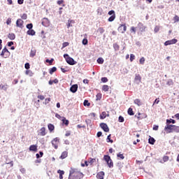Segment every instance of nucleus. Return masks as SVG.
I'll list each match as a JSON object with an SVG mask.
<instances>
[{
    "label": "nucleus",
    "mask_w": 179,
    "mask_h": 179,
    "mask_svg": "<svg viewBox=\"0 0 179 179\" xmlns=\"http://www.w3.org/2000/svg\"><path fill=\"white\" fill-rule=\"evenodd\" d=\"M159 30H160V27L159 26H156L155 27L154 31H155V33H157V32H159Z\"/></svg>",
    "instance_id": "864d4df0"
},
{
    "label": "nucleus",
    "mask_w": 179,
    "mask_h": 179,
    "mask_svg": "<svg viewBox=\"0 0 179 179\" xmlns=\"http://www.w3.org/2000/svg\"><path fill=\"white\" fill-rule=\"evenodd\" d=\"M166 85H168V86H173V85H174V83L173 82V80L169 79L168 80Z\"/></svg>",
    "instance_id": "72a5a7b5"
},
{
    "label": "nucleus",
    "mask_w": 179,
    "mask_h": 179,
    "mask_svg": "<svg viewBox=\"0 0 179 179\" xmlns=\"http://www.w3.org/2000/svg\"><path fill=\"white\" fill-rule=\"evenodd\" d=\"M25 69H30V64L26 63L24 65Z\"/></svg>",
    "instance_id": "13d9d810"
},
{
    "label": "nucleus",
    "mask_w": 179,
    "mask_h": 179,
    "mask_svg": "<svg viewBox=\"0 0 179 179\" xmlns=\"http://www.w3.org/2000/svg\"><path fill=\"white\" fill-rule=\"evenodd\" d=\"M48 128L49 131H50V132H52V131H54V129H55V127H54V124H49L48 125Z\"/></svg>",
    "instance_id": "5701e85b"
},
{
    "label": "nucleus",
    "mask_w": 179,
    "mask_h": 179,
    "mask_svg": "<svg viewBox=\"0 0 179 179\" xmlns=\"http://www.w3.org/2000/svg\"><path fill=\"white\" fill-rule=\"evenodd\" d=\"M83 173L76 169L71 168L69 173V179H82Z\"/></svg>",
    "instance_id": "f257e3e1"
},
{
    "label": "nucleus",
    "mask_w": 179,
    "mask_h": 179,
    "mask_svg": "<svg viewBox=\"0 0 179 179\" xmlns=\"http://www.w3.org/2000/svg\"><path fill=\"white\" fill-rule=\"evenodd\" d=\"M87 43H88V41H87V38H84V39L83 40V45H87Z\"/></svg>",
    "instance_id": "5fc2aeb1"
},
{
    "label": "nucleus",
    "mask_w": 179,
    "mask_h": 179,
    "mask_svg": "<svg viewBox=\"0 0 179 179\" xmlns=\"http://www.w3.org/2000/svg\"><path fill=\"white\" fill-rule=\"evenodd\" d=\"M58 174H59V178L62 179L64 177L62 176L63 174H64L65 172L64 171L58 170L57 171Z\"/></svg>",
    "instance_id": "c756f323"
},
{
    "label": "nucleus",
    "mask_w": 179,
    "mask_h": 179,
    "mask_svg": "<svg viewBox=\"0 0 179 179\" xmlns=\"http://www.w3.org/2000/svg\"><path fill=\"white\" fill-rule=\"evenodd\" d=\"M96 62L98 64H104V59L101 57L98 58Z\"/></svg>",
    "instance_id": "c9c22d12"
},
{
    "label": "nucleus",
    "mask_w": 179,
    "mask_h": 179,
    "mask_svg": "<svg viewBox=\"0 0 179 179\" xmlns=\"http://www.w3.org/2000/svg\"><path fill=\"white\" fill-rule=\"evenodd\" d=\"M83 104L85 106H87V107H89V106H90V103H89V101H87V100H85Z\"/></svg>",
    "instance_id": "8fccbe9b"
},
{
    "label": "nucleus",
    "mask_w": 179,
    "mask_h": 179,
    "mask_svg": "<svg viewBox=\"0 0 179 179\" xmlns=\"http://www.w3.org/2000/svg\"><path fill=\"white\" fill-rule=\"evenodd\" d=\"M56 71H57V67H52V69H50L49 73H50V75H52V73L54 72H56Z\"/></svg>",
    "instance_id": "473e14b6"
},
{
    "label": "nucleus",
    "mask_w": 179,
    "mask_h": 179,
    "mask_svg": "<svg viewBox=\"0 0 179 179\" xmlns=\"http://www.w3.org/2000/svg\"><path fill=\"white\" fill-rule=\"evenodd\" d=\"M63 48H65V47H68V45H69V43L68 42H64L63 43Z\"/></svg>",
    "instance_id": "052dcab7"
},
{
    "label": "nucleus",
    "mask_w": 179,
    "mask_h": 179,
    "mask_svg": "<svg viewBox=\"0 0 179 179\" xmlns=\"http://www.w3.org/2000/svg\"><path fill=\"white\" fill-rule=\"evenodd\" d=\"M100 127L104 131V132H108L110 131L108 126L106 123H101Z\"/></svg>",
    "instance_id": "6e6552de"
},
{
    "label": "nucleus",
    "mask_w": 179,
    "mask_h": 179,
    "mask_svg": "<svg viewBox=\"0 0 179 179\" xmlns=\"http://www.w3.org/2000/svg\"><path fill=\"white\" fill-rule=\"evenodd\" d=\"M131 31H133V33H136V29L134 27H131Z\"/></svg>",
    "instance_id": "338daca9"
},
{
    "label": "nucleus",
    "mask_w": 179,
    "mask_h": 179,
    "mask_svg": "<svg viewBox=\"0 0 179 179\" xmlns=\"http://www.w3.org/2000/svg\"><path fill=\"white\" fill-rule=\"evenodd\" d=\"M118 31L120 33H124V31H127V26L125 24H122L118 27Z\"/></svg>",
    "instance_id": "9d476101"
},
{
    "label": "nucleus",
    "mask_w": 179,
    "mask_h": 179,
    "mask_svg": "<svg viewBox=\"0 0 179 179\" xmlns=\"http://www.w3.org/2000/svg\"><path fill=\"white\" fill-rule=\"evenodd\" d=\"M64 58H65L66 62L69 65H76L77 62L73 59V58L69 57V55L68 54H64Z\"/></svg>",
    "instance_id": "7ed1b4c3"
},
{
    "label": "nucleus",
    "mask_w": 179,
    "mask_h": 179,
    "mask_svg": "<svg viewBox=\"0 0 179 179\" xmlns=\"http://www.w3.org/2000/svg\"><path fill=\"white\" fill-rule=\"evenodd\" d=\"M118 121H119V122H124V117L120 116Z\"/></svg>",
    "instance_id": "bf43d9fd"
},
{
    "label": "nucleus",
    "mask_w": 179,
    "mask_h": 179,
    "mask_svg": "<svg viewBox=\"0 0 179 179\" xmlns=\"http://www.w3.org/2000/svg\"><path fill=\"white\" fill-rule=\"evenodd\" d=\"M37 148H38L37 145H31L29 147V150L30 152H37L38 150Z\"/></svg>",
    "instance_id": "ddd939ff"
},
{
    "label": "nucleus",
    "mask_w": 179,
    "mask_h": 179,
    "mask_svg": "<svg viewBox=\"0 0 179 179\" xmlns=\"http://www.w3.org/2000/svg\"><path fill=\"white\" fill-rule=\"evenodd\" d=\"M20 171L22 173V174H24V173H26V169L24 168H21L20 169Z\"/></svg>",
    "instance_id": "680f3d73"
},
{
    "label": "nucleus",
    "mask_w": 179,
    "mask_h": 179,
    "mask_svg": "<svg viewBox=\"0 0 179 179\" xmlns=\"http://www.w3.org/2000/svg\"><path fill=\"white\" fill-rule=\"evenodd\" d=\"M26 75H29V76H33V72L30 70H27L25 72Z\"/></svg>",
    "instance_id": "79ce46f5"
},
{
    "label": "nucleus",
    "mask_w": 179,
    "mask_h": 179,
    "mask_svg": "<svg viewBox=\"0 0 179 179\" xmlns=\"http://www.w3.org/2000/svg\"><path fill=\"white\" fill-rule=\"evenodd\" d=\"M178 41V40L176 39V38H173L172 40H170V41H165L164 43V45L166 47H167V45H171L173 44H176V43Z\"/></svg>",
    "instance_id": "423d86ee"
},
{
    "label": "nucleus",
    "mask_w": 179,
    "mask_h": 179,
    "mask_svg": "<svg viewBox=\"0 0 179 179\" xmlns=\"http://www.w3.org/2000/svg\"><path fill=\"white\" fill-rule=\"evenodd\" d=\"M106 142L113 143V142H114L113 140H111V134H109L106 138Z\"/></svg>",
    "instance_id": "7c9ffc66"
},
{
    "label": "nucleus",
    "mask_w": 179,
    "mask_h": 179,
    "mask_svg": "<svg viewBox=\"0 0 179 179\" xmlns=\"http://www.w3.org/2000/svg\"><path fill=\"white\" fill-rule=\"evenodd\" d=\"M152 129L154 131H158L159 130V126L158 125H154Z\"/></svg>",
    "instance_id": "e2e57ef3"
},
{
    "label": "nucleus",
    "mask_w": 179,
    "mask_h": 179,
    "mask_svg": "<svg viewBox=\"0 0 179 179\" xmlns=\"http://www.w3.org/2000/svg\"><path fill=\"white\" fill-rule=\"evenodd\" d=\"M3 51L6 55V57H4V58H8V57H9V55H10V52H9V50L8 49H6V48H4L3 49Z\"/></svg>",
    "instance_id": "a211bd4d"
},
{
    "label": "nucleus",
    "mask_w": 179,
    "mask_h": 179,
    "mask_svg": "<svg viewBox=\"0 0 179 179\" xmlns=\"http://www.w3.org/2000/svg\"><path fill=\"white\" fill-rule=\"evenodd\" d=\"M127 113L129 114V115H134V110H132L131 108H129L127 110Z\"/></svg>",
    "instance_id": "f704fd0d"
},
{
    "label": "nucleus",
    "mask_w": 179,
    "mask_h": 179,
    "mask_svg": "<svg viewBox=\"0 0 179 179\" xmlns=\"http://www.w3.org/2000/svg\"><path fill=\"white\" fill-rule=\"evenodd\" d=\"M145 57H141V58L140 59V60H139V62H140V64H141V65H143V64H145Z\"/></svg>",
    "instance_id": "a19ab883"
},
{
    "label": "nucleus",
    "mask_w": 179,
    "mask_h": 179,
    "mask_svg": "<svg viewBox=\"0 0 179 179\" xmlns=\"http://www.w3.org/2000/svg\"><path fill=\"white\" fill-rule=\"evenodd\" d=\"M138 27H139L140 31H145V29H146V27H145L142 22L138 23Z\"/></svg>",
    "instance_id": "2eb2a0df"
},
{
    "label": "nucleus",
    "mask_w": 179,
    "mask_h": 179,
    "mask_svg": "<svg viewBox=\"0 0 179 179\" xmlns=\"http://www.w3.org/2000/svg\"><path fill=\"white\" fill-rule=\"evenodd\" d=\"M108 15H109L110 16H113V15H115V11H114V10H111L108 13Z\"/></svg>",
    "instance_id": "49530a36"
},
{
    "label": "nucleus",
    "mask_w": 179,
    "mask_h": 179,
    "mask_svg": "<svg viewBox=\"0 0 179 179\" xmlns=\"http://www.w3.org/2000/svg\"><path fill=\"white\" fill-rule=\"evenodd\" d=\"M36 49H34V50L31 49L30 54H29V57L31 58H34V57H36Z\"/></svg>",
    "instance_id": "aec40b11"
},
{
    "label": "nucleus",
    "mask_w": 179,
    "mask_h": 179,
    "mask_svg": "<svg viewBox=\"0 0 179 179\" xmlns=\"http://www.w3.org/2000/svg\"><path fill=\"white\" fill-rule=\"evenodd\" d=\"M39 131V135H41V136H45L47 134L45 133V127H42Z\"/></svg>",
    "instance_id": "dca6fc26"
},
{
    "label": "nucleus",
    "mask_w": 179,
    "mask_h": 179,
    "mask_svg": "<svg viewBox=\"0 0 179 179\" xmlns=\"http://www.w3.org/2000/svg\"><path fill=\"white\" fill-rule=\"evenodd\" d=\"M102 90L103 92H108V90H110V87L107 85H103Z\"/></svg>",
    "instance_id": "bb28decb"
},
{
    "label": "nucleus",
    "mask_w": 179,
    "mask_h": 179,
    "mask_svg": "<svg viewBox=\"0 0 179 179\" xmlns=\"http://www.w3.org/2000/svg\"><path fill=\"white\" fill-rule=\"evenodd\" d=\"M62 121L63 124L64 125H66V127H68V125H69V120H66V118L65 117H62Z\"/></svg>",
    "instance_id": "f3484780"
},
{
    "label": "nucleus",
    "mask_w": 179,
    "mask_h": 179,
    "mask_svg": "<svg viewBox=\"0 0 179 179\" xmlns=\"http://www.w3.org/2000/svg\"><path fill=\"white\" fill-rule=\"evenodd\" d=\"M174 23H177V22H179V17L178 15H176L173 18Z\"/></svg>",
    "instance_id": "3c124183"
},
{
    "label": "nucleus",
    "mask_w": 179,
    "mask_h": 179,
    "mask_svg": "<svg viewBox=\"0 0 179 179\" xmlns=\"http://www.w3.org/2000/svg\"><path fill=\"white\" fill-rule=\"evenodd\" d=\"M6 23H7V24H10V23H12V19L8 18Z\"/></svg>",
    "instance_id": "774afa93"
},
{
    "label": "nucleus",
    "mask_w": 179,
    "mask_h": 179,
    "mask_svg": "<svg viewBox=\"0 0 179 179\" xmlns=\"http://www.w3.org/2000/svg\"><path fill=\"white\" fill-rule=\"evenodd\" d=\"M46 62H48V64H52V62H54V59H46Z\"/></svg>",
    "instance_id": "69168bd1"
},
{
    "label": "nucleus",
    "mask_w": 179,
    "mask_h": 179,
    "mask_svg": "<svg viewBox=\"0 0 179 179\" xmlns=\"http://www.w3.org/2000/svg\"><path fill=\"white\" fill-rule=\"evenodd\" d=\"M42 24L45 27H48V26H50V20H48L47 17H44L42 19Z\"/></svg>",
    "instance_id": "0eeeda50"
},
{
    "label": "nucleus",
    "mask_w": 179,
    "mask_h": 179,
    "mask_svg": "<svg viewBox=\"0 0 179 179\" xmlns=\"http://www.w3.org/2000/svg\"><path fill=\"white\" fill-rule=\"evenodd\" d=\"M96 100H101V93H98L96 96Z\"/></svg>",
    "instance_id": "09e8293b"
},
{
    "label": "nucleus",
    "mask_w": 179,
    "mask_h": 179,
    "mask_svg": "<svg viewBox=\"0 0 179 179\" xmlns=\"http://www.w3.org/2000/svg\"><path fill=\"white\" fill-rule=\"evenodd\" d=\"M155 142H156V140H155L153 137H150V138L148 139V143H150V145H155Z\"/></svg>",
    "instance_id": "393cba45"
},
{
    "label": "nucleus",
    "mask_w": 179,
    "mask_h": 179,
    "mask_svg": "<svg viewBox=\"0 0 179 179\" xmlns=\"http://www.w3.org/2000/svg\"><path fill=\"white\" fill-rule=\"evenodd\" d=\"M97 31L99 33H100V34H103V33H104L105 30H104V28L103 27H99L97 30Z\"/></svg>",
    "instance_id": "e433bc0d"
},
{
    "label": "nucleus",
    "mask_w": 179,
    "mask_h": 179,
    "mask_svg": "<svg viewBox=\"0 0 179 179\" xmlns=\"http://www.w3.org/2000/svg\"><path fill=\"white\" fill-rule=\"evenodd\" d=\"M68 157V152L64 151L62 153V155L60 156V159H66Z\"/></svg>",
    "instance_id": "412c9836"
},
{
    "label": "nucleus",
    "mask_w": 179,
    "mask_h": 179,
    "mask_svg": "<svg viewBox=\"0 0 179 179\" xmlns=\"http://www.w3.org/2000/svg\"><path fill=\"white\" fill-rule=\"evenodd\" d=\"M117 157H119L120 159H121V160H124L125 159V157H124V155L122 154H117Z\"/></svg>",
    "instance_id": "37998d69"
},
{
    "label": "nucleus",
    "mask_w": 179,
    "mask_h": 179,
    "mask_svg": "<svg viewBox=\"0 0 179 179\" xmlns=\"http://www.w3.org/2000/svg\"><path fill=\"white\" fill-rule=\"evenodd\" d=\"M164 131L166 134H173V132L179 134V126L168 124L165 126Z\"/></svg>",
    "instance_id": "f03ea898"
},
{
    "label": "nucleus",
    "mask_w": 179,
    "mask_h": 179,
    "mask_svg": "<svg viewBox=\"0 0 179 179\" xmlns=\"http://www.w3.org/2000/svg\"><path fill=\"white\" fill-rule=\"evenodd\" d=\"M8 37L10 40H15V38H16V35H15V34L11 33L8 34Z\"/></svg>",
    "instance_id": "a878e982"
},
{
    "label": "nucleus",
    "mask_w": 179,
    "mask_h": 179,
    "mask_svg": "<svg viewBox=\"0 0 179 179\" xmlns=\"http://www.w3.org/2000/svg\"><path fill=\"white\" fill-rule=\"evenodd\" d=\"M27 29H29V30H31L33 29V24L30 23L27 24Z\"/></svg>",
    "instance_id": "c03bdc74"
},
{
    "label": "nucleus",
    "mask_w": 179,
    "mask_h": 179,
    "mask_svg": "<svg viewBox=\"0 0 179 179\" xmlns=\"http://www.w3.org/2000/svg\"><path fill=\"white\" fill-rule=\"evenodd\" d=\"M8 86L6 84L3 85H0V89H1L2 90H4L5 92H6L8 90Z\"/></svg>",
    "instance_id": "cd10ccee"
},
{
    "label": "nucleus",
    "mask_w": 179,
    "mask_h": 179,
    "mask_svg": "<svg viewBox=\"0 0 179 179\" xmlns=\"http://www.w3.org/2000/svg\"><path fill=\"white\" fill-rule=\"evenodd\" d=\"M53 83H58V79L56 78V79H55L54 80H50L49 81V85H52Z\"/></svg>",
    "instance_id": "58836bf2"
},
{
    "label": "nucleus",
    "mask_w": 179,
    "mask_h": 179,
    "mask_svg": "<svg viewBox=\"0 0 179 179\" xmlns=\"http://www.w3.org/2000/svg\"><path fill=\"white\" fill-rule=\"evenodd\" d=\"M159 103H160V99H159V98H157V99L155 100V101H154L152 106H154L155 104H159Z\"/></svg>",
    "instance_id": "a18cd8bd"
},
{
    "label": "nucleus",
    "mask_w": 179,
    "mask_h": 179,
    "mask_svg": "<svg viewBox=\"0 0 179 179\" xmlns=\"http://www.w3.org/2000/svg\"><path fill=\"white\" fill-rule=\"evenodd\" d=\"M38 99H39L40 100H44L45 97L43 95H38Z\"/></svg>",
    "instance_id": "0e129e2a"
},
{
    "label": "nucleus",
    "mask_w": 179,
    "mask_h": 179,
    "mask_svg": "<svg viewBox=\"0 0 179 179\" xmlns=\"http://www.w3.org/2000/svg\"><path fill=\"white\" fill-rule=\"evenodd\" d=\"M88 163H90V164H93V163H96V159L90 158L88 159Z\"/></svg>",
    "instance_id": "4c0bfd02"
},
{
    "label": "nucleus",
    "mask_w": 179,
    "mask_h": 179,
    "mask_svg": "<svg viewBox=\"0 0 179 179\" xmlns=\"http://www.w3.org/2000/svg\"><path fill=\"white\" fill-rule=\"evenodd\" d=\"M22 19H23L24 20H26V19H27V14L24 13L22 16H21Z\"/></svg>",
    "instance_id": "4d7b16f0"
},
{
    "label": "nucleus",
    "mask_w": 179,
    "mask_h": 179,
    "mask_svg": "<svg viewBox=\"0 0 179 179\" xmlns=\"http://www.w3.org/2000/svg\"><path fill=\"white\" fill-rule=\"evenodd\" d=\"M134 80L136 81L137 85H139V83L142 80V77H141V75L139 74H136Z\"/></svg>",
    "instance_id": "9b49d317"
},
{
    "label": "nucleus",
    "mask_w": 179,
    "mask_h": 179,
    "mask_svg": "<svg viewBox=\"0 0 179 179\" xmlns=\"http://www.w3.org/2000/svg\"><path fill=\"white\" fill-rule=\"evenodd\" d=\"M51 101V98H48L45 99V102L43 103V104H45V106H47V104H48V103H50Z\"/></svg>",
    "instance_id": "ea45409f"
},
{
    "label": "nucleus",
    "mask_w": 179,
    "mask_h": 179,
    "mask_svg": "<svg viewBox=\"0 0 179 179\" xmlns=\"http://www.w3.org/2000/svg\"><path fill=\"white\" fill-rule=\"evenodd\" d=\"M134 104H136L138 106V107H140V106H142V102L141 101V99H136L134 100Z\"/></svg>",
    "instance_id": "b1692460"
},
{
    "label": "nucleus",
    "mask_w": 179,
    "mask_h": 179,
    "mask_svg": "<svg viewBox=\"0 0 179 179\" xmlns=\"http://www.w3.org/2000/svg\"><path fill=\"white\" fill-rule=\"evenodd\" d=\"M51 143L55 149H58V145H59V138H55L52 141Z\"/></svg>",
    "instance_id": "39448f33"
},
{
    "label": "nucleus",
    "mask_w": 179,
    "mask_h": 179,
    "mask_svg": "<svg viewBox=\"0 0 179 179\" xmlns=\"http://www.w3.org/2000/svg\"><path fill=\"white\" fill-rule=\"evenodd\" d=\"M70 91L71 93H76V92H78V85H73L70 88Z\"/></svg>",
    "instance_id": "f8f14e48"
},
{
    "label": "nucleus",
    "mask_w": 179,
    "mask_h": 179,
    "mask_svg": "<svg viewBox=\"0 0 179 179\" xmlns=\"http://www.w3.org/2000/svg\"><path fill=\"white\" fill-rule=\"evenodd\" d=\"M27 34H28V36H36V31L34 29H29L27 31Z\"/></svg>",
    "instance_id": "6ab92c4d"
},
{
    "label": "nucleus",
    "mask_w": 179,
    "mask_h": 179,
    "mask_svg": "<svg viewBox=\"0 0 179 179\" xmlns=\"http://www.w3.org/2000/svg\"><path fill=\"white\" fill-rule=\"evenodd\" d=\"M101 82H103V83H106V82H108V79L106 77H103L101 78Z\"/></svg>",
    "instance_id": "de8ad7c7"
},
{
    "label": "nucleus",
    "mask_w": 179,
    "mask_h": 179,
    "mask_svg": "<svg viewBox=\"0 0 179 179\" xmlns=\"http://www.w3.org/2000/svg\"><path fill=\"white\" fill-rule=\"evenodd\" d=\"M163 162L164 163H166V162H169V156H164Z\"/></svg>",
    "instance_id": "603ef678"
},
{
    "label": "nucleus",
    "mask_w": 179,
    "mask_h": 179,
    "mask_svg": "<svg viewBox=\"0 0 179 179\" xmlns=\"http://www.w3.org/2000/svg\"><path fill=\"white\" fill-rule=\"evenodd\" d=\"M103 160L106 162L109 169H113V167H114V163L109 155H104Z\"/></svg>",
    "instance_id": "20e7f679"
},
{
    "label": "nucleus",
    "mask_w": 179,
    "mask_h": 179,
    "mask_svg": "<svg viewBox=\"0 0 179 179\" xmlns=\"http://www.w3.org/2000/svg\"><path fill=\"white\" fill-rule=\"evenodd\" d=\"M135 59V55L134 54L130 55V62H132Z\"/></svg>",
    "instance_id": "6e6d98bb"
},
{
    "label": "nucleus",
    "mask_w": 179,
    "mask_h": 179,
    "mask_svg": "<svg viewBox=\"0 0 179 179\" xmlns=\"http://www.w3.org/2000/svg\"><path fill=\"white\" fill-rule=\"evenodd\" d=\"M96 178L98 179H104V172L100 171L96 174Z\"/></svg>",
    "instance_id": "4468645a"
},
{
    "label": "nucleus",
    "mask_w": 179,
    "mask_h": 179,
    "mask_svg": "<svg viewBox=\"0 0 179 179\" xmlns=\"http://www.w3.org/2000/svg\"><path fill=\"white\" fill-rule=\"evenodd\" d=\"M114 20H115V15H113L110 16V17L108 19V22H114Z\"/></svg>",
    "instance_id": "2f4dec72"
},
{
    "label": "nucleus",
    "mask_w": 179,
    "mask_h": 179,
    "mask_svg": "<svg viewBox=\"0 0 179 179\" xmlns=\"http://www.w3.org/2000/svg\"><path fill=\"white\" fill-rule=\"evenodd\" d=\"M170 124H176V120H174L173 119L166 120V125H170Z\"/></svg>",
    "instance_id": "4be33fe9"
},
{
    "label": "nucleus",
    "mask_w": 179,
    "mask_h": 179,
    "mask_svg": "<svg viewBox=\"0 0 179 179\" xmlns=\"http://www.w3.org/2000/svg\"><path fill=\"white\" fill-rule=\"evenodd\" d=\"M107 117V113L106 112H102L101 114L100 115V119L101 120H104Z\"/></svg>",
    "instance_id": "c85d7f7f"
},
{
    "label": "nucleus",
    "mask_w": 179,
    "mask_h": 179,
    "mask_svg": "<svg viewBox=\"0 0 179 179\" xmlns=\"http://www.w3.org/2000/svg\"><path fill=\"white\" fill-rule=\"evenodd\" d=\"M17 27H20V29H23V20L18 19L16 22Z\"/></svg>",
    "instance_id": "1a4fd4ad"
}]
</instances>
